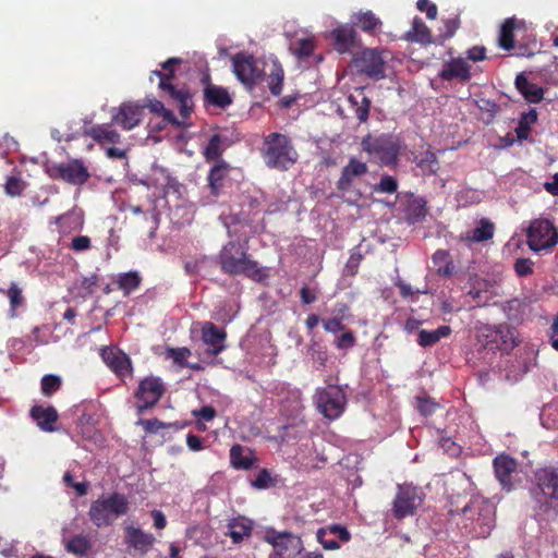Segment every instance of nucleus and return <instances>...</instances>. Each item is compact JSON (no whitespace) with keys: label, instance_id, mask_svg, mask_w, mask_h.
<instances>
[{"label":"nucleus","instance_id":"obj_1","mask_svg":"<svg viewBox=\"0 0 558 558\" xmlns=\"http://www.w3.org/2000/svg\"><path fill=\"white\" fill-rule=\"evenodd\" d=\"M217 263L223 274L229 276H245L254 281L266 277L265 269L247 254V248L238 241H229L222 246Z\"/></svg>","mask_w":558,"mask_h":558},{"label":"nucleus","instance_id":"obj_2","mask_svg":"<svg viewBox=\"0 0 558 558\" xmlns=\"http://www.w3.org/2000/svg\"><path fill=\"white\" fill-rule=\"evenodd\" d=\"M260 156L268 168L279 171L289 170L299 158L291 138L278 132L264 137Z\"/></svg>","mask_w":558,"mask_h":558},{"label":"nucleus","instance_id":"obj_3","mask_svg":"<svg viewBox=\"0 0 558 558\" xmlns=\"http://www.w3.org/2000/svg\"><path fill=\"white\" fill-rule=\"evenodd\" d=\"M129 499L120 493L100 496L90 504L88 517L96 527H107L129 512Z\"/></svg>","mask_w":558,"mask_h":558},{"label":"nucleus","instance_id":"obj_4","mask_svg":"<svg viewBox=\"0 0 558 558\" xmlns=\"http://www.w3.org/2000/svg\"><path fill=\"white\" fill-rule=\"evenodd\" d=\"M476 339L482 347L490 351L509 353L519 344L515 328L508 324H484L477 328Z\"/></svg>","mask_w":558,"mask_h":558},{"label":"nucleus","instance_id":"obj_5","mask_svg":"<svg viewBox=\"0 0 558 558\" xmlns=\"http://www.w3.org/2000/svg\"><path fill=\"white\" fill-rule=\"evenodd\" d=\"M535 487L531 490L532 497L541 513H547L553 508V500H558V469L545 466L535 474Z\"/></svg>","mask_w":558,"mask_h":558},{"label":"nucleus","instance_id":"obj_6","mask_svg":"<svg viewBox=\"0 0 558 558\" xmlns=\"http://www.w3.org/2000/svg\"><path fill=\"white\" fill-rule=\"evenodd\" d=\"M361 148L373 161L384 166L395 165L400 153L399 144L389 134H367L361 141Z\"/></svg>","mask_w":558,"mask_h":558},{"label":"nucleus","instance_id":"obj_7","mask_svg":"<svg viewBox=\"0 0 558 558\" xmlns=\"http://www.w3.org/2000/svg\"><path fill=\"white\" fill-rule=\"evenodd\" d=\"M263 541L272 547L268 558H295L304 549L300 536L274 527L266 529Z\"/></svg>","mask_w":558,"mask_h":558},{"label":"nucleus","instance_id":"obj_8","mask_svg":"<svg viewBox=\"0 0 558 558\" xmlns=\"http://www.w3.org/2000/svg\"><path fill=\"white\" fill-rule=\"evenodd\" d=\"M314 399L318 412L328 420L339 418L345 410L347 395L338 385L316 389Z\"/></svg>","mask_w":558,"mask_h":558},{"label":"nucleus","instance_id":"obj_9","mask_svg":"<svg viewBox=\"0 0 558 558\" xmlns=\"http://www.w3.org/2000/svg\"><path fill=\"white\" fill-rule=\"evenodd\" d=\"M423 500L424 495L417 486L409 483L398 484L391 508L393 518L402 520L416 514Z\"/></svg>","mask_w":558,"mask_h":558},{"label":"nucleus","instance_id":"obj_10","mask_svg":"<svg viewBox=\"0 0 558 558\" xmlns=\"http://www.w3.org/2000/svg\"><path fill=\"white\" fill-rule=\"evenodd\" d=\"M231 62L234 75L248 89H253L265 74L260 61L253 54L238 52L231 58Z\"/></svg>","mask_w":558,"mask_h":558},{"label":"nucleus","instance_id":"obj_11","mask_svg":"<svg viewBox=\"0 0 558 558\" xmlns=\"http://www.w3.org/2000/svg\"><path fill=\"white\" fill-rule=\"evenodd\" d=\"M526 236L529 247L534 252L551 248L558 243V233L554 223L544 218L531 222Z\"/></svg>","mask_w":558,"mask_h":558},{"label":"nucleus","instance_id":"obj_12","mask_svg":"<svg viewBox=\"0 0 558 558\" xmlns=\"http://www.w3.org/2000/svg\"><path fill=\"white\" fill-rule=\"evenodd\" d=\"M166 392V385L161 378L156 376H146L140 380L138 387L134 393L136 399V409L140 413L154 408Z\"/></svg>","mask_w":558,"mask_h":558},{"label":"nucleus","instance_id":"obj_13","mask_svg":"<svg viewBox=\"0 0 558 558\" xmlns=\"http://www.w3.org/2000/svg\"><path fill=\"white\" fill-rule=\"evenodd\" d=\"M352 65L359 74H363L373 80L385 77L386 61L381 51L377 49L365 48L354 54Z\"/></svg>","mask_w":558,"mask_h":558},{"label":"nucleus","instance_id":"obj_14","mask_svg":"<svg viewBox=\"0 0 558 558\" xmlns=\"http://www.w3.org/2000/svg\"><path fill=\"white\" fill-rule=\"evenodd\" d=\"M48 174L53 180H61L72 185H83L90 178L89 171L82 159L54 163L48 169Z\"/></svg>","mask_w":558,"mask_h":558},{"label":"nucleus","instance_id":"obj_15","mask_svg":"<svg viewBox=\"0 0 558 558\" xmlns=\"http://www.w3.org/2000/svg\"><path fill=\"white\" fill-rule=\"evenodd\" d=\"M100 356L107 367L122 381L133 377V362L131 357L117 347L101 349Z\"/></svg>","mask_w":558,"mask_h":558},{"label":"nucleus","instance_id":"obj_16","mask_svg":"<svg viewBox=\"0 0 558 558\" xmlns=\"http://www.w3.org/2000/svg\"><path fill=\"white\" fill-rule=\"evenodd\" d=\"M518 466V461L507 453H500L493 460L495 476L506 492H511L515 487Z\"/></svg>","mask_w":558,"mask_h":558},{"label":"nucleus","instance_id":"obj_17","mask_svg":"<svg viewBox=\"0 0 558 558\" xmlns=\"http://www.w3.org/2000/svg\"><path fill=\"white\" fill-rule=\"evenodd\" d=\"M159 88L166 92L169 98L177 104L180 116L183 119L190 117L193 111V99L190 89L185 86L178 87L170 82H167V77H161V82L158 84Z\"/></svg>","mask_w":558,"mask_h":558},{"label":"nucleus","instance_id":"obj_18","mask_svg":"<svg viewBox=\"0 0 558 558\" xmlns=\"http://www.w3.org/2000/svg\"><path fill=\"white\" fill-rule=\"evenodd\" d=\"M368 171L366 162L351 157L342 168L341 174L336 182V187L342 193L352 192L356 179L364 177Z\"/></svg>","mask_w":558,"mask_h":558},{"label":"nucleus","instance_id":"obj_19","mask_svg":"<svg viewBox=\"0 0 558 558\" xmlns=\"http://www.w3.org/2000/svg\"><path fill=\"white\" fill-rule=\"evenodd\" d=\"M202 340L208 347V354L219 355L226 349L227 332L218 328L214 323L206 322L202 326Z\"/></svg>","mask_w":558,"mask_h":558},{"label":"nucleus","instance_id":"obj_20","mask_svg":"<svg viewBox=\"0 0 558 558\" xmlns=\"http://www.w3.org/2000/svg\"><path fill=\"white\" fill-rule=\"evenodd\" d=\"M124 543L129 548L145 555L153 547L155 536L134 525H126L124 527Z\"/></svg>","mask_w":558,"mask_h":558},{"label":"nucleus","instance_id":"obj_21","mask_svg":"<svg viewBox=\"0 0 558 558\" xmlns=\"http://www.w3.org/2000/svg\"><path fill=\"white\" fill-rule=\"evenodd\" d=\"M202 84L205 85L204 88V101L205 105H210L217 108L225 109L232 104V98L229 92L221 87L211 84L210 75L205 74L202 80Z\"/></svg>","mask_w":558,"mask_h":558},{"label":"nucleus","instance_id":"obj_22","mask_svg":"<svg viewBox=\"0 0 558 558\" xmlns=\"http://www.w3.org/2000/svg\"><path fill=\"white\" fill-rule=\"evenodd\" d=\"M143 106L132 102H124L119 107L118 112L112 117L113 122L124 130H132L142 121Z\"/></svg>","mask_w":558,"mask_h":558},{"label":"nucleus","instance_id":"obj_23","mask_svg":"<svg viewBox=\"0 0 558 558\" xmlns=\"http://www.w3.org/2000/svg\"><path fill=\"white\" fill-rule=\"evenodd\" d=\"M29 416L43 432L52 433L57 430L54 424L59 420V414L54 407L33 405L29 410Z\"/></svg>","mask_w":558,"mask_h":558},{"label":"nucleus","instance_id":"obj_24","mask_svg":"<svg viewBox=\"0 0 558 558\" xmlns=\"http://www.w3.org/2000/svg\"><path fill=\"white\" fill-rule=\"evenodd\" d=\"M439 77L444 81L468 82L471 78L470 64L462 58H453L444 64Z\"/></svg>","mask_w":558,"mask_h":558},{"label":"nucleus","instance_id":"obj_25","mask_svg":"<svg viewBox=\"0 0 558 558\" xmlns=\"http://www.w3.org/2000/svg\"><path fill=\"white\" fill-rule=\"evenodd\" d=\"M230 464L235 470H252L257 465L258 459L251 449L236 444L230 448Z\"/></svg>","mask_w":558,"mask_h":558},{"label":"nucleus","instance_id":"obj_26","mask_svg":"<svg viewBox=\"0 0 558 558\" xmlns=\"http://www.w3.org/2000/svg\"><path fill=\"white\" fill-rule=\"evenodd\" d=\"M230 165L225 160H218L209 170L207 175L208 187L210 190V194L217 197L223 186L230 172Z\"/></svg>","mask_w":558,"mask_h":558},{"label":"nucleus","instance_id":"obj_27","mask_svg":"<svg viewBox=\"0 0 558 558\" xmlns=\"http://www.w3.org/2000/svg\"><path fill=\"white\" fill-rule=\"evenodd\" d=\"M253 525L254 523L251 519L238 515L229 520L227 535L232 539L233 544H240L252 535Z\"/></svg>","mask_w":558,"mask_h":558},{"label":"nucleus","instance_id":"obj_28","mask_svg":"<svg viewBox=\"0 0 558 558\" xmlns=\"http://www.w3.org/2000/svg\"><path fill=\"white\" fill-rule=\"evenodd\" d=\"M347 100L359 122L365 123L369 117L372 101L364 95V87L357 88L354 94H350Z\"/></svg>","mask_w":558,"mask_h":558},{"label":"nucleus","instance_id":"obj_29","mask_svg":"<svg viewBox=\"0 0 558 558\" xmlns=\"http://www.w3.org/2000/svg\"><path fill=\"white\" fill-rule=\"evenodd\" d=\"M404 217L409 223H417L427 215V202L424 197L409 195L404 206Z\"/></svg>","mask_w":558,"mask_h":558},{"label":"nucleus","instance_id":"obj_30","mask_svg":"<svg viewBox=\"0 0 558 558\" xmlns=\"http://www.w3.org/2000/svg\"><path fill=\"white\" fill-rule=\"evenodd\" d=\"M495 233V225L483 218L480 220L478 226L471 231H468L464 234L460 235V241L472 244V243H481L490 240Z\"/></svg>","mask_w":558,"mask_h":558},{"label":"nucleus","instance_id":"obj_31","mask_svg":"<svg viewBox=\"0 0 558 558\" xmlns=\"http://www.w3.org/2000/svg\"><path fill=\"white\" fill-rule=\"evenodd\" d=\"M331 37L333 39L335 49L339 53H345L354 46L356 32L351 26L342 25L331 32Z\"/></svg>","mask_w":558,"mask_h":558},{"label":"nucleus","instance_id":"obj_32","mask_svg":"<svg viewBox=\"0 0 558 558\" xmlns=\"http://www.w3.org/2000/svg\"><path fill=\"white\" fill-rule=\"evenodd\" d=\"M515 88L520 92V94L531 104H538L544 98V89L543 87L531 83L527 77L520 73L517 75Z\"/></svg>","mask_w":558,"mask_h":558},{"label":"nucleus","instance_id":"obj_33","mask_svg":"<svg viewBox=\"0 0 558 558\" xmlns=\"http://www.w3.org/2000/svg\"><path fill=\"white\" fill-rule=\"evenodd\" d=\"M53 222L58 227V232L70 233L81 230L84 223L83 217L75 210H70L53 218Z\"/></svg>","mask_w":558,"mask_h":558},{"label":"nucleus","instance_id":"obj_34","mask_svg":"<svg viewBox=\"0 0 558 558\" xmlns=\"http://www.w3.org/2000/svg\"><path fill=\"white\" fill-rule=\"evenodd\" d=\"M451 332V327L447 325L439 326L430 331L422 329L417 335V343L423 348H428L439 342L442 338L449 337Z\"/></svg>","mask_w":558,"mask_h":558},{"label":"nucleus","instance_id":"obj_35","mask_svg":"<svg viewBox=\"0 0 558 558\" xmlns=\"http://www.w3.org/2000/svg\"><path fill=\"white\" fill-rule=\"evenodd\" d=\"M432 260L439 276L449 278L456 272V266L447 250H437Z\"/></svg>","mask_w":558,"mask_h":558},{"label":"nucleus","instance_id":"obj_36","mask_svg":"<svg viewBox=\"0 0 558 558\" xmlns=\"http://www.w3.org/2000/svg\"><path fill=\"white\" fill-rule=\"evenodd\" d=\"M62 543L68 553L76 556H86L92 549L90 539L82 534L74 535L70 538L63 536Z\"/></svg>","mask_w":558,"mask_h":558},{"label":"nucleus","instance_id":"obj_37","mask_svg":"<svg viewBox=\"0 0 558 558\" xmlns=\"http://www.w3.org/2000/svg\"><path fill=\"white\" fill-rule=\"evenodd\" d=\"M352 23L369 34L381 27V21L369 10L355 13L352 17Z\"/></svg>","mask_w":558,"mask_h":558},{"label":"nucleus","instance_id":"obj_38","mask_svg":"<svg viewBox=\"0 0 558 558\" xmlns=\"http://www.w3.org/2000/svg\"><path fill=\"white\" fill-rule=\"evenodd\" d=\"M114 283L124 295H129L140 288L142 277L137 271L122 272L117 276Z\"/></svg>","mask_w":558,"mask_h":558},{"label":"nucleus","instance_id":"obj_39","mask_svg":"<svg viewBox=\"0 0 558 558\" xmlns=\"http://www.w3.org/2000/svg\"><path fill=\"white\" fill-rule=\"evenodd\" d=\"M284 71L278 60H274L270 72L267 74V84L274 96H279L282 92Z\"/></svg>","mask_w":558,"mask_h":558},{"label":"nucleus","instance_id":"obj_40","mask_svg":"<svg viewBox=\"0 0 558 558\" xmlns=\"http://www.w3.org/2000/svg\"><path fill=\"white\" fill-rule=\"evenodd\" d=\"M90 136L99 144H117L120 134L108 124L96 125L90 130Z\"/></svg>","mask_w":558,"mask_h":558},{"label":"nucleus","instance_id":"obj_41","mask_svg":"<svg viewBox=\"0 0 558 558\" xmlns=\"http://www.w3.org/2000/svg\"><path fill=\"white\" fill-rule=\"evenodd\" d=\"M408 39L420 43V44H430L432 35L429 28L420 17H415L412 22V28L408 33Z\"/></svg>","mask_w":558,"mask_h":558},{"label":"nucleus","instance_id":"obj_42","mask_svg":"<svg viewBox=\"0 0 558 558\" xmlns=\"http://www.w3.org/2000/svg\"><path fill=\"white\" fill-rule=\"evenodd\" d=\"M537 111L531 108L527 112H523L515 128V134L519 141L527 140L531 133V125L537 121Z\"/></svg>","mask_w":558,"mask_h":558},{"label":"nucleus","instance_id":"obj_43","mask_svg":"<svg viewBox=\"0 0 558 558\" xmlns=\"http://www.w3.org/2000/svg\"><path fill=\"white\" fill-rule=\"evenodd\" d=\"M146 107L149 109L150 112L162 118V122H163L162 126H166L168 124L180 125V122L178 121L174 113L171 110L167 109L165 107L163 102H161L160 100H157V99L148 100V104L146 105Z\"/></svg>","mask_w":558,"mask_h":558},{"label":"nucleus","instance_id":"obj_44","mask_svg":"<svg viewBox=\"0 0 558 558\" xmlns=\"http://www.w3.org/2000/svg\"><path fill=\"white\" fill-rule=\"evenodd\" d=\"M416 166L424 174H435L438 170V159L435 153L426 150L415 157Z\"/></svg>","mask_w":558,"mask_h":558},{"label":"nucleus","instance_id":"obj_45","mask_svg":"<svg viewBox=\"0 0 558 558\" xmlns=\"http://www.w3.org/2000/svg\"><path fill=\"white\" fill-rule=\"evenodd\" d=\"M514 20L507 19L499 32L498 45L504 50H511L514 47Z\"/></svg>","mask_w":558,"mask_h":558},{"label":"nucleus","instance_id":"obj_46","mask_svg":"<svg viewBox=\"0 0 558 558\" xmlns=\"http://www.w3.org/2000/svg\"><path fill=\"white\" fill-rule=\"evenodd\" d=\"M61 386L62 379L58 375L47 374L43 376L40 380V391L47 398H50L58 392L61 389Z\"/></svg>","mask_w":558,"mask_h":558},{"label":"nucleus","instance_id":"obj_47","mask_svg":"<svg viewBox=\"0 0 558 558\" xmlns=\"http://www.w3.org/2000/svg\"><path fill=\"white\" fill-rule=\"evenodd\" d=\"M182 62L179 58H170L163 63H161V71L160 70H154L150 73V80H153V76H157L159 78V82H161V77H167V82L172 83V80L174 77V68L175 65L180 64Z\"/></svg>","mask_w":558,"mask_h":558},{"label":"nucleus","instance_id":"obj_48","mask_svg":"<svg viewBox=\"0 0 558 558\" xmlns=\"http://www.w3.org/2000/svg\"><path fill=\"white\" fill-rule=\"evenodd\" d=\"M222 155L221 148V137L218 134H215L210 137L207 146L204 150V157L206 161H215L221 160L220 157Z\"/></svg>","mask_w":558,"mask_h":558},{"label":"nucleus","instance_id":"obj_49","mask_svg":"<svg viewBox=\"0 0 558 558\" xmlns=\"http://www.w3.org/2000/svg\"><path fill=\"white\" fill-rule=\"evenodd\" d=\"M26 187V183L20 175L8 177L4 191L9 196H20Z\"/></svg>","mask_w":558,"mask_h":558},{"label":"nucleus","instance_id":"obj_50","mask_svg":"<svg viewBox=\"0 0 558 558\" xmlns=\"http://www.w3.org/2000/svg\"><path fill=\"white\" fill-rule=\"evenodd\" d=\"M374 192L393 194L398 190V181L388 174L380 178L379 182L374 185Z\"/></svg>","mask_w":558,"mask_h":558},{"label":"nucleus","instance_id":"obj_51","mask_svg":"<svg viewBox=\"0 0 558 558\" xmlns=\"http://www.w3.org/2000/svg\"><path fill=\"white\" fill-rule=\"evenodd\" d=\"M191 355V350L189 348H168L167 356L173 360V363L179 365L180 367L189 366L186 359Z\"/></svg>","mask_w":558,"mask_h":558},{"label":"nucleus","instance_id":"obj_52","mask_svg":"<svg viewBox=\"0 0 558 558\" xmlns=\"http://www.w3.org/2000/svg\"><path fill=\"white\" fill-rule=\"evenodd\" d=\"M315 46V40L313 38H302L296 41L294 47V53L299 58H307L313 54Z\"/></svg>","mask_w":558,"mask_h":558},{"label":"nucleus","instance_id":"obj_53","mask_svg":"<svg viewBox=\"0 0 558 558\" xmlns=\"http://www.w3.org/2000/svg\"><path fill=\"white\" fill-rule=\"evenodd\" d=\"M7 296L10 300V306L12 311H15L19 306L23 304V295L22 290L15 282H12L7 291Z\"/></svg>","mask_w":558,"mask_h":558},{"label":"nucleus","instance_id":"obj_54","mask_svg":"<svg viewBox=\"0 0 558 558\" xmlns=\"http://www.w3.org/2000/svg\"><path fill=\"white\" fill-rule=\"evenodd\" d=\"M356 338L353 331L348 330L341 333L335 341V345L339 350L352 349L355 345Z\"/></svg>","mask_w":558,"mask_h":558},{"label":"nucleus","instance_id":"obj_55","mask_svg":"<svg viewBox=\"0 0 558 558\" xmlns=\"http://www.w3.org/2000/svg\"><path fill=\"white\" fill-rule=\"evenodd\" d=\"M534 263L530 258H518L514 263V271L519 277L532 275Z\"/></svg>","mask_w":558,"mask_h":558},{"label":"nucleus","instance_id":"obj_56","mask_svg":"<svg viewBox=\"0 0 558 558\" xmlns=\"http://www.w3.org/2000/svg\"><path fill=\"white\" fill-rule=\"evenodd\" d=\"M272 485V478L267 469H262L252 482V486L257 489H266Z\"/></svg>","mask_w":558,"mask_h":558},{"label":"nucleus","instance_id":"obj_57","mask_svg":"<svg viewBox=\"0 0 558 558\" xmlns=\"http://www.w3.org/2000/svg\"><path fill=\"white\" fill-rule=\"evenodd\" d=\"M438 404L430 398H417V410L424 416H429L435 413Z\"/></svg>","mask_w":558,"mask_h":558},{"label":"nucleus","instance_id":"obj_58","mask_svg":"<svg viewBox=\"0 0 558 558\" xmlns=\"http://www.w3.org/2000/svg\"><path fill=\"white\" fill-rule=\"evenodd\" d=\"M323 327L325 331L331 333L344 330V325L342 324L341 318H337L336 316L323 319Z\"/></svg>","mask_w":558,"mask_h":558},{"label":"nucleus","instance_id":"obj_59","mask_svg":"<svg viewBox=\"0 0 558 558\" xmlns=\"http://www.w3.org/2000/svg\"><path fill=\"white\" fill-rule=\"evenodd\" d=\"M416 8L421 12H426V16L430 20H435L437 16V7L429 0H417Z\"/></svg>","mask_w":558,"mask_h":558},{"label":"nucleus","instance_id":"obj_60","mask_svg":"<svg viewBox=\"0 0 558 558\" xmlns=\"http://www.w3.org/2000/svg\"><path fill=\"white\" fill-rule=\"evenodd\" d=\"M92 242L87 235H78L72 240L71 248L75 252H83L90 248Z\"/></svg>","mask_w":558,"mask_h":558},{"label":"nucleus","instance_id":"obj_61","mask_svg":"<svg viewBox=\"0 0 558 558\" xmlns=\"http://www.w3.org/2000/svg\"><path fill=\"white\" fill-rule=\"evenodd\" d=\"M326 535H327V530H325V529L318 530L317 539L323 545V547L325 549L335 550V549L340 548L339 543L336 539H327Z\"/></svg>","mask_w":558,"mask_h":558},{"label":"nucleus","instance_id":"obj_62","mask_svg":"<svg viewBox=\"0 0 558 558\" xmlns=\"http://www.w3.org/2000/svg\"><path fill=\"white\" fill-rule=\"evenodd\" d=\"M140 423L144 427L145 432L150 433V434H156L161 428L165 427V424L157 418L142 420Z\"/></svg>","mask_w":558,"mask_h":558},{"label":"nucleus","instance_id":"obj_63","mask_svg":"<svg viewBox=\"0 0 558 558\" xmlns=\"http://www.w3.org/2000/svg\"><path fill=\"white\" fill-rule=\"evenodd\" d=\"M328 532L336 535L341 542H349L351 538L350 532L342 525L333 524L328 527Z\"/></svg>","mask_w":558,"mask_h":558},{"label":"nucleus","instance_id":"obj_64","mask_svg":"<svg viewBox=\"0 0 558 558\" xmlns=\"http://www.w3.org/2000/svg\"><path fill=\"white\" fill-rule=\"evenodd\" d=\"M195 416L203 418L206 422H210L216 416V410L210 405L202 407L198 411L193 412Z\"/></svg>","mask_w":558,"mask_h":558}]
</instances>
